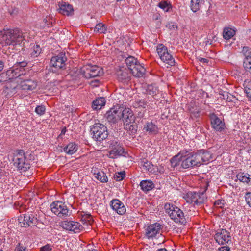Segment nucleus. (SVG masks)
<instances>
[{
  "instance_id": "6",
  "label": "nucleus",
  "mask_w": 251,
  "mask_h": 251,
  "mask_svg": "<svg viewBox=\"0 0 251 251\" xmlns=\"http://www.w3.org/2000/svg\"><path fill=\"white\" fill-rule=\"evenodd\" d=\"M156 52L161 60L168 66H173L175 64V59L163 44H159L156 47Z\"/></svg>"
},
{
  "instance_id": "41",
  "label": "nucleus",
  "mask_w": 251,
  "mask_h": 251,
  "mask_svg": "<svg viewBox=\"0 0 251 251\" xmlns=\"http://www.w3.org/2000/svg\"><path fill=\"white\" fill-rule=\"evenodd\" d=\"M45 107L43 105H38L36 107L35 112L37 114L41 116L45 114Z\"/></svg>"
},
{
  "instance_id": "36",
  "label": "nucleus",
  "mask_w": 251,
  "mask_h": 251,
  "mask_svg": "<svg viewBox=\"0 0 251 251\" xmlns=\"http://www.w3.org/2000/svg\"><path fill=\"white\" fill-rule=\"evenodd\" d=\"M146 91L148 94L155 96L158 93V90L155 85H149L147 88Z\"/></svg>"
},
{
  "instance_id": "13",
  "label": "nucleus",
  "mask_w": 251,
  "mask_h": 251,
  "mask_svg": "<svg viewBox=\"0 0 251 251\" xmlns=\"http://www.w3.org/2000/svg\"><path fill=\"white\" fill-rule=\"evenodd\" d=\"M186 201L194 205L201 204L204 202V197L203 193L188 192L184 197Z\"/></svg>"
},
{
  "instance_id": "48",
  "label": "nucleus",
  "mask_w": 251,
  "mask_h": 251,
  "mask_svg": "<svg viewBox=\"0 0 251 251\" xmlns=\"http://www.w3.org/2000/svg\"><path fill=\"white\" fill-rule=\"evenodd\" d=\"M169 27L170 29H172L175 30H176L177 29V26L174 23H171L169 24Z\"/></svg>"
},
{
  "instance_id": "20",
  "label": "nucleus",
  "mask_w": 251,
  "mask_h": 251,
  "mask_svg": "<svg viewBox=\"0 0 251 251\" xmlns=\"http://www.w3.org/2000/svg\"><path fill=\"white\" fill-rule=\"evenodd\" d=\"M66 58L64 57V54H59L57 56L52 57L51 61V65L56 70L63 68L65 65V62Z\"/></svg>"
},
{
  "instance_id": "51",
  "label": "nucleus",
  "mask_w": 251,
  "mask_h": 251,
  "mask_svg": "<svg viewBox=\"0 0 251 251\" xmlns=\"http://www.w3.org/2000/svg\"><path fill=\"white\" fill-rule=\"evenodd\" d=\"M157 251H168L165 248H161V249H158Z\"/></svg>"
},
{
  "instance_id": "15",
  "label": "nucleus",
  "mask_w": 251,
  "mask_h": 251,
  "mask_svg": "<svg viewBox=\"0 0 251 251\" xmlns=\"http://www.w3.org/2000/svg\"><path fill=\"white\" fill-rule=\"evenodd\" d=\"M214 239L219 245H224L230 241L229 233L225 229L218 231L214 235Z\"/></svg>"
},
{
  "instance_id": "50",
  "label": "nucleus",
  "mask_w": 251,
  "mask_h": 251,
  "mask_svg": "<svg viewBox=\"0 0 251 251\" xmlns=\"http://www.w3.org/2000/svg\"><path fill=\"white\" fill-rule=\"evenodd\" d=\"M3 67H4L3 63L2 61H0V72H1L3 70Z\"/></svg>"
},
{
  "instance_id": "40",
  "label": "nucleus",
  "mask_w": 251,
  "mask_h": 251,
  "mask_svg": "<svg viewBox=\"0 0 251 251\" xmlns=\"http://www.w3.org/2000/svg\"><path fill=\"white\" fill-rule=\"evenodd\" d=\"M125 175L126 173L125 171L116 173L114 176V178L117 181H121L125 177Z\"/></svg>"
},
{
  "instance_id": "27",
  "label": "nucleus",
  "mask_w": 251,
  "mask_h": 251,
  "mask_svg": "<svg viewBox=\"0 0 251 251\" xmlns=\"http://www.w3.org/2000/svg\"><path fill=\"white\" fill-rule=\"evenodd\" d=\"M140 186L143 191L148 192L151 190L154 187V185L151 180H144L141 181Z\"/></svg>"
},
{
  "instance_id": "38",
  "label": "nucleus",
  "mask_w": 251,
  "mask_h": 251,
  "mask_svg": "<svg viewBox=\"0 0 251 251\" xmlns=\"http://www.w3.org/2000/svg\"><path fill=\"white\" fill-rule=\"evenodd\" d=\"M158 6L165 12H168L171 8V5L166 1H162L159 3Z\"/></svg>"
},
{
  "instance_id": "17",
  "label": "nucleus",
  "mask_w": 251,
  "mask_h": 251,
  "mask_svg": "<svg viewBox=\"0 0 251 251\" xmlns=\"http://www.w3.org/2000/svg\"><path fill=\"white\" fill-rule=\"evenodd\" d=\"M62 226L64 229L74 233H78L83 228L79 223L73 221H64L62 223Z\"/></svg>"
},
{
  "instance_id": "44",
  "label": "nucleus",
  "mask_w": 251,
  "mask_h": 251,
  "mask_svg": "<svg viewBox=\"0 0 251 251\" xmlns=\"http://www.w3.org/2000/svg\"><path fill=\"white\" fill-rule=\"evenodd\" d=\"M14 251H28V250L22 243H19L15 247Z\"/></svg>"
},
{
  "instance_id": "25",
  "label": "nucleus",
  "mask_w": 251,
  "mask_h": 251,
  "mask_svg": "<svg viewBox=\"0 0 251 251\" xmlns=\"http://www.w3.org/2000/svg\"><path fill=\"white\" fill-rule=\"evenodd\" d=\"M78 150V145L75 143L71 142L63 148V151L66 154L72 155Z\"/></svg>"
},
{
  "instance_id": "26",
  "label": "nucleus",
  "mask_w": 251,
  "mask_h": 251,
  "mask_svg": "<svg viewBox=\"0 0 251 251\" xmlns=\"http://www.w3.org/2000/svg\"><path fill=\"white\" fill-rule=\"evenodd\" d=\"M236 177L240 182L251 185V176L249 174L240 172L236 175Z\"/></svg>"
},
{
  "instance_id": "29",
  "label": "nucleus",
  "mask_w": 251,
  "mask_h": 251,
  "mask_svg": "<svg viewBox=\"0 0 251 251\" xmlns=\"http://www.w3.org/2000/svg\"><path fill=\"white\" fill-rule=\"evenodd\" d=\"M94 171V176L95 178L102 183H106L108 181V177L104 172L101 170H98L97 172H95V170Z\"/></svg>"
},
{
  "instance_id": "53",
  "label": "nucleus",
  "mask_w": 251,
  "mask_h": 251,
  "mask_svg": "<svg viewBox=\"0 0 251 251\" xmlns=\"http://www.w3.org/2000/svg\"><path fill=\"white\" fill-rule=\"evenodd\" d=\"M61 133H62V134H64V133H65V131H63V130H62V132H61Z\"/></svg>"
},
{
  "instance_id": "12",
  "label": "nucleus",
  "mask_w": 251,
  "mask_h": 251,
  "mask_svg": "<svg viewBox=\"0 0 251 251\" xmlns=\"http://www.w3.org/2000/svg\"><path fill=\"white\" fill-rule=\"evenodd\" d=\"M123 120L124 122L125 127L127 130H132L133 126L130 125L134 121V117L132 111L129 108L123 109L121 107Z\"/></svg>"
},
{
  "instance_id": "52",
  "label": "nucleus",
  "mask_w": 251,
  "mask_h": 251,
  "mask_svg": "<svg viewBox=\"0 0 251 251\" xmlns=\"http://www.w3.org/2000/svg\"><path fill=\"white\" fill-rule=\"evenodd\" d=\"M248 151L249 153L251 154V147L248 150Z\"/></svg>"
},
{
  "instance_id": "18",
  "label": "nucleus",
  "mask_w": 251,
  "mask_h": 251,
  "mask_svg": "<svg viewBox=\"0 0 251 251\" xmlns=\"http://www.w3.org/2000/svg\"><path fill=\"white\" fill-rule=\"evenodd\" d=\"M18 220L21 226L26 227L35 225L37 219L32 214H27L21 216Z\"/></svg>"
},
{
  "instance_id": "46",
  "label": "nucleus",
  "mask_w": 251,
  "mask_h": 251,
  "mask_svg": "<svg viewBox=\"0 0 251 251\" xmlns=\"http://www.w3.org/2000/svg\"><path fill=\"white\" fill-rule=\"evenodd\" d=\"M51 248L49 245H46L40 249V251H50Z\"/></svg>"
},
{
  "instance_id": "45",
  "label": "nucleus",
  "mask_w": 251,
  "mask_h": 251,
  "mask_svg": "<svg viewBox=\"0 0 251 251\" xmlns=\"http://www.w3.org/2000/svg\"><path fill=\"white\" fill-rule=\"evenodd\" d=\"M245 199L247 203L251 207V193H247L245 195Z\"/></svg>"
},
{
  "instance_id": "9",
  "label": "nucleus",
  "mask_w": 251,
  "mask_h": 251,
  "mask_svg": "<svg viewBox=\"0 0 251 251\" xmlns=\"http://www.w3.org/2000/svg\"><path fill=\"white\" fill-rule=\"evenodd\" d=\"M91 130L93 133V139L98 141L103 140L108 136L107 127L99 123H95Z\"/></svg>"
},
{
  "instance_id": "21",
  "label": "nucleus",
  "mask_w": 251,
  "mask_h": 251,
  "mask_svg": "<svg viewBox=\"0 0 251 251\" xmlns=\"http://www.w3.org/2000/svg\"><path fill=\"white\" fill-rule=\"evenodd\" d=\"M161 226L159 224L155 223L148 226L146 230V234L148 238H152L159 233Z\"/></svg>"
},
{
  "instance_id": "32",
  "label": "nucleus",
  "mask_w": 251,
  "mask_h": 251,
  "mask_svg": "<svg viewBox=\"0 0 251 251\" xmlns=\"http://www.w3.org/2000/svg\"><path fill=\"white\" fill-rule=\"evenodd\" d=\"M202 0H191L190 4V8L193 12L198 11L202 4Z\"/></svg>"
},
{
  "instance_id": "5",
  "label": "nucleus",
  "mask_w": 251,
  "mask_h": 251,
  "mask_svg": "<svg viewBox=\"0 0 251 251\" xmlns=\"http://www.w3.org/2000/svg\"><path fill=\"white\" fill-rule=\"evenodd\" d=\"M166 213L176 223L183 224L185 222V219L183 211L176 205L166 203L164 205Z\"/></svg>"
},
{
  "instance_id": "24",
  "label": "nucleus",
  "mask_w": 251,
  "mask_h": 251,
  "mask_svg": "<svg viewBox=\"0 0 251 251\" xmlns=\"http://www.w3.org/2000/svg\"><path fill=\"white\" fill-rule=\"evenodd\" d=\"M59 8L58 9L59 13L67 16L71 15L73 13V8L72 5L62 2L59 5Z\"/></svg>"
},
{
  "instance_id": "4",
  "label": "nucleus",
  "mask_w": 251,
  "mask_h": 251,
  "mask_svg": "<svg viewBox=\"0 0 251 251\" xmlns=\"http://www.w3.org/2000/svg\"><path fill=\"white\" fill-rule=\"evenodd\" d=\"M125 62L134 76L140 77L145 74V69L135 57L129 56L126 59Z\"/></svg>"
},
{
  "instance_id": "16",
  "label": "nucleus",
  "mask_w": 251,
  "mask_h": 251,
  "mask_svg": "<svg viewBox=\"0 0 251 251\" xmlns=\"http://www.w3.org/2000/svg\"><path fill=\"white\" fill-rule=\"evenodd\" d=\"M110 151L108 156L111 158H115L121 156L124 153L123 148L116 141H112L109 145Z\"/></svg>"
},
{
  "instance_id": "47",
  "label": "nucleus",
  "mask_w": 251,
  "mask_h": 251,
  "mask_svg": "<svg viewBox=\"0 0 251 251\" xmlns=\"http://www.w3.org/2000/svg\"><path fill=\"white\" fill-rule=\"evenodd\" d=\"M230 248L228 246H223L218 249V251H229Z\"/></svg>"
},
{
  "instance_id": "42",
  "label": "nucleus",
  "mask_w": 251,
  "mask_h": 251,
  "mask_svg": "<svg viewBox=\"0 0 251 251\" xmlns=\"http://www.w3.org/2000/svg\"><path fill=\"white\" fill-rule=\"evenodd\" d=\"M214 206L216 207L220 208H225V203L224 200L219 199L214 202Z\"/></svg>"
},
{
  "instance_id": "54",
  "label": "nucleus",
  "mask_w": 251,
  "mask_h": 251,
  "mask_svg": "<svg viewBox=\"0 0 251 251\" xmlns=\"http://www.w3.org/2000/svg\"><path fill=\"white\" fill-rule=\"evenodd\" d=\"M0 251H3L2 250L0 249Z\"/></svg>"
},
{
  "instance_id": "23",
  "label": "nucleus",
  "mask_w": 251,
  "mask_h": 251,
  "mask_svg": "<svg viewBox=\"0 0 251 251\" xmlns=\"http://www.w3.org/2000/svg\"><path fill=\"white\" fill-rule=\"evenodd\" d=\"M141 165L144 169L151 174H156L157 172V167L145 159L141 160Z\"/></svg>"
},
{
  "instance_id": "19",
  "label": "nucleus",
  "mask_w": 251,
  "mask_h": 251,
  "mask_svg": "<svg viewBox=\"0 0 251 251\" xmlns=\"http://www.w3.org/2000/svg\"><path fill=\"white\" fill-rule=\"evenodd\" d=\"M110 205L112 209L119 215H123L126 212V208L124 203L118 199L111 200Z\"/></svg>"
},
{
  "instance_id": "33",
  "label": "nucleus",
  "mask_w": 251,
  "mask_h": 251,
  "mask_svg": "<svg viewBox=\"0 0 251 251\" xmlns=\"http://www.w3.org/2000/svg\"><path fill=\"white\" fill-rule=\"evenodd\" d=\"M187 108L189 111L194 115V117L199 116V108L198 107L194 105L192 102L190 103L187 105Z\"/></svg>"
},
{
  "instance_id": "1",
  "label": "nucleus",
  "mask_w": 251,
  "mask_h": 251,
  "mask_svg": "<svg viewBox=\"0 0 251 251\" xmlns=\"http://www.w3.org/2000/svg\"><path fill=\"white\" fill-rule=\"evenodd\" d=\"M212 159V154L205 150H200L197 152L183 155L179 153L171 160L172 166L175 167L180 165L184 169L198 167L203 163H207Z\"/></svg>"
},
{
  "instance_id": "43",
  "label": "nucleus",
  "mask_w": 251,
  "mask_h": 251,
  "mask_svg": "<svg viewBox=\"0 0 251 251\" xmlns=\"http://www.w3.org/2000/svg\"><path fill=\"white\" fill-rule=\"evenodd\" d=\"M92 220V217L89 214H85L82 216V221L85 222H88L91 224Z\"/></svg>"
},
{
  "instance_id": "22",
  "label": "nucleus",
  "mask_w": 251,
  "mask_h": 251,
  "mask_svg": "<svg viewBox=\"0 0 251 251\" xmlns=\"http://www.w3.org/2000/svg\"><path fill=\"white\" fill-rule=\"evenodd\" d=\"M211 124L212 127L217 131H221L224 129V123L215 115L211 116Z\"/></svg>"
},
{
  "instance_id": "30",
  "label": "nucleus",
  "mask_w": 251,
  "mask_h": 251,
  "mask_svg": "<svg viewBox=\"0 0 251 251\" xmlns=\"http://www.w3.org/2000/svg\"><path fill=\"white\" fill-rule=\"evenodd\" d=\"M236 30L234 28L225 27L223 30V36L225 39L229 40L234 36Z\"/></svg>"
},
{
  "instance_id": "31",
  "label": "nucleus",
  "mask_w": 251,
  "mask_h": 251,
  "mask_svg": "<svg viewBox=\"0 0 251 251\" xmlns=\"http://www.w3.org/2000/svg\"><path fill=\"white\" fill-rule=\"evenodd\" d=\"M105 104V100L103 97H99L93 101L92 107L94 109H100Z\"/></svg>"
},
{
  "instance_id": "39",
  "label": "nucleus",
  "mask_w": 251,
  "mask_h": 251,
  "mask_svg": "<svg viewBox=\"0 0 251 251\" xmlns=\"http://www.w3.org/2000/svg\"><path fill=\"white\" fill-rule=\"evenodd\" d=\"M147 106V103L144 100H140L135 101L133 103V106L135 108H146Z\"/></svg>"
},
{
  "instance_id": "8",
  "label": "nucleus",
  "mask_w": 251,
  "mask_h": 251,
  "mask_svg": "<svg viewBox=\"0 0 251 251\" xmlns=\"http://www.w3.org/2000/svg\"><path fill=\"white\" fill-rule=\"evenodd\" d=\"M81 73L85 78H90L102 75L103 71L100 67L87 65L81 68Z\"/></svg>"
},
{
  "instance_id": "10",
  "label": "nucleus",
  "mask_w": 251,
  "mask_h": 251,
  "mask_svg": "<svg viewBox=\"0 0 251 251\" xmlns=\"http://www.w3.org/2000/svg\"><path fill=\"white\" fill-rule=\"evenodd\" d=\"M50 207L51 211L59 217L63 218L69 215V210L67 206L61 201L53 202Z\"/></svg>"
},
{
  "instance_id": "49",
  "label": "nucleus",
  "mask_w": 251,
  "mask_h": 251,
  "mask_svg": "<svg viewBox=\"0 0 251 251\" xmlns=\"http://www.w3.org/2000/svg\"><path fill=\"white\" fill-rule=\"evenodd\" d=\"M199 59V61L201 63H207L208 62V59L207 58H202V57H199L198 58Z\"/></svg>"
},
{
  "instance_id": "28",
  "label": "nucleus",
  "mask_w": 251,
  "mask_h": 251,
  "mask_svg": "<svg viewBox=\"0 0 251 251\" xmlns=\"http://www.w3.org/2000/svg\"><path fill=\"white\" fill-rule=\"evenodd\" d=\"M144 129L150 134H156L158 133V128L156 125L152 122H147L144 126Z\"/></svg>"
},
{
  "instance_id": "2",
  "label": "nucleus",
  "mask_w": 251,
  "mask_h": 251,
  "mask_svg": "<svg viewBox=\"0 0 251 251\" xmlns=\"http://www.w3.org/2000/svg\"><path fill=\"white\" fill-rule=\"evenodd\" d=\"M31 38L27 32H22L18 28L7 29L0 31V40L5 45L14 46L20 44L24 40Z\"/></svg>"
},
{
  "instance_id": "37",
  "label": "nucleus",
  "mask_w": 251,
  "mask_h": 251,
  "mask_svg": "<svg viewBox=\"0 0 251 251\" xmlns=\"http://www.w3.org/2000/svg\"><path fill=\"white\" fill-rule=\"evenodd\" d=\"M244 65L246 69L250 73L251 70V54L245 58L244 61Z\"/></svg>"
},
{
  "instance_id": "14",
  "label": "nucleus",
  "mask_w": 251,
  "mask_h": 251,
  "mask_svg": "<svg viewBox=\"0 0 251 251\" xmlns=\"http://www.w3.org/2000/svg\"><path fill=\"white\" fill-rule=\"evenodd\" d=\"M121 107L118 105L114 106L110 108L106 114L107 120L111 123H116L122 117Z\"/></svg>"
},
{
  "instance_id": "3",
  "label": "nucleus",
  "mask_w": 251,
  "mask_h": 251,
  "mask_svg": "<svg viewBox=\"0 0 251 251\" xmlns=\"http://www.w3.org/2000/svg\"><path fill=\"white\" fill-rule=\"evenodd\" d=\"M16 83L18 84L13 86V90L21 89L25 91H32L36 88L38 85L36 80L30 76L23 75L17 79Z\"/></svg>"
},
{
  "instance_id": "35",
  "label": "nucleus",
  "mask_w": 251,
  "mask_h": 251,
  "mask_svg": "<svg viewBox=\"0 0 251 251\" xmlns=\"http://www.w3.org/2000/svg\"><path fill=\"white\" fill-rule=\"evenodd\" d=\"M31 50V54L33 57L38 56L41 52V49L38 45L33 44Z\"/></svg>"
},
{
  "instance_id": "55",
  "label": "nucleus",
  "mask_w": 251,
  "mask_h": 251,
  "mask_svg": "<svg viewBox=\"0 0 251 251\" xmlns=\"http://www.w3.org/2000/svg\"><path fill=\"white\" fill-rule=\"evenodd\" d=\"M250 73H251V70L250 71Z\"/></svg>"
},
{
  "instance_id": "7",
  "label": "nucleus",
  "mask_w": 251,
  "mask_h": 251,
  "mask_svg": "<svg viewBox=\"0 0 251 251\" xmlns=\"http://www.w3.org/2000/svg\"><path fill=\"white\" fill-rule=\"evenodd\" d=\"M22 63H19L17 65L13 66L6 71L5 74L6 76V81L12 80L14 79L22 77L25 72L24 67L21 65ZM10 85V87L12 89H13V86L15 85L13 81H11Z\"/></svg>"
},
{
  "instance_id": "11",
  "label": "nucleus",
  "mask_w": 251,
  "mask_h": 251,
  "mask_svg": "<svg viewBox=\"0 0 251 251\" xmlns=\"http://www.w3.org/2000/svg\"><path fill=\"white\" fill-rule=\"evenodd\" d=\"M14 165L22 172L26 171L30 167L29 161L26 160L23 151H20L14 155Z\"/></svg>"
},
{
  "instance_id": "34",
  "label": "nucleus",
  "mask_w": 251,
  "mask_h": 251,
  "mask_svg": "<svg viewBox=\"0 0 251 251\" xmlns=\"http://www.w3.org/2000/svg\"><path fill=\"white\" fill-rule=\"evenodd\" d=\"M106 31V28L105 25L101 23L97 24L94 29V31L96 33H105Z\"/></svg>"
}]
</instances>
